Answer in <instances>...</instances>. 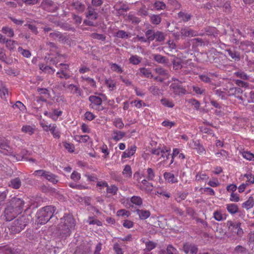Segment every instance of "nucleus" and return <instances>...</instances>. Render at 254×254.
<instances>
[{
    "label": "nucleus",
    "instance_id": "20e7f679",
    "mask_svg": "<svg viewBox=\"0 0 254 254\" xmlns=\"http://www.w3.org/2000/svg\"><path fill=\"white\" fill-rule=\"evenodd\" d=\"M28 223L27 216H22L12 222L9 230L12 233H18L24 229Z\"/></svg>",
    "mask_w": 254,
    "mask_h": 254
},
{
    "label": "nucleus",
    "instance_id": "3c124183",
    "mask_svg": "<svg viewBox=\"0 0 254 254\" xmlns=\"http://www.w3.org/2000/svg\"><path fill=\"white\" fill-rule=\"evenodd\" d=\"M154 39L157 42H163L165 39V35L162 32L157 31L155 32Z\"/></svg>",
    "mask_w": 254,
    "mask_h": 254
},
{
    "label": "nucleus",
    "instance_id": "774afa93",
    "mask_svg": "<svg viewBox=\"0 0 254 254\" xmlns=\"http://www.w3.org/2000/svg\"><path fill=\"white\" fill-rule=\"evenodd\" d=\"M243 157L248 160H254V154L249 151H244L242 153Z\"/></svg>",
    "mask_w": 254,
    "mask_h": 254
},
{
    "label": "nucleus",
    "instance_id": "58836bf2",
    "mask_svg": "<svg viewBox=\"0 0 254 254\" xmlns=\"http://www.w3.org/2000/svg\"><path fill=\"white\" fill-rule=\"evenodd\" d=\"M113 123L114 126L119 129H122L125 126L122 119L120 118L114 119Z\"/></svg>",
    "mask_w": 254,
    "mask_h": 254
},
{
    "label": "nucleus",
    "instance_id": "dca6fc26",
    "mask_svg": "<svg viewBox=\"0 0 254 254\" xmlns=\"http://www.w3.org/2000/svg\"><path fill=\"white\" fill-rule=\"evenodd\" d=\"M136 147L135 145H132L125 152H123L122 158H129L132 156L136 151Z\"/></svg>",
    "mask_w": 254,
    "mask_h": 254
},
{
    "label": "nucleus",
    "instance_id": "de8ad7c7",
    "mask_svg": "<svg viewBox=\"0 0 254 254\" xmlns=\"http://www.w3.org/2000/svg\"><path fill=\"white\" fill-rule=\"evenodd\" d=\"M188 195V193L179 192L175 195V200L178 202H180L185 200Z\"/></svg>",
    "mask_w": 254,
    "mask_h": 254
},
{
    "label": "nucleus",
    "instance_id": "cd10ccee",
    "mask_svg": "<svg viewBox=\"0 0 254 254\" xmlns=\"http://www.w3.org/2000/svg\"><path fill=\"white\" fill-rule=\"evenodd\" d=\"M67 88L71 94H76L79 95H81V92L80 88L75 85L73 84H69L67 86Z\"/></svg>",
    "mask_w": 254,
    "mask_h": 254
},
{
    "label": "nucleus",
    "instance_id": "e433bc0d",
    "mask_svg": "<svg viewBox=\"0 0 254 254\" xmlns=\"http://www.w3.org/2000/svg\"><path fill=\"white\" fill-rule=\"evenodd\" d=\"M49 36L51 38L56 40L58 39L59 41L63 40L64 38L62 35V34L59 31H55L52 33H50L49 34Z\"/></svg>",
    "mask_w": 254,
    "mask_h": 254
},
{
    "label": "nucleus",
    "instance_id": "7ed1b4c3",
    "mask_svg": "<svg viewBox=\"0 0 254 254\" xmlns=\"http://www.w3.org/2000/svg\"><path fill=\"white\" fill-rule=\"evenodd\" d=\"M56 209L52 205L46 206L37 213V222L41 225L48 222L53 217Z\"/></svg>",
    "mask_w": 254,
    "mask_h": 254
},
{
    "label": "nucleus",
    "instance_id": "f704fd0d",
    "mask_svg": "<svg viewBox=\"0 0 254 254\" xmlns=\"http://www.w3.org/2000/svg\"><path fill=\"white\" fill-rule=\"evenodd\" d=\"M72 5L74 8L78 12L82 13L85 9V5L79 1L73 2Z\"/></svg>",
    "mask_w": 254,
    "mask_h": 254
},
{
    "label": "nucleus",
    "instance_id": "864d4df0",
    "mask_svg": "<svg viewBox=\"0 0 254 254\" xmlns=\"http://www.w3.org/2000/svg\"><path fill=\"white\" fill-rule=\"evenodd\" d=\"M127 18L129 22L135 24L139 23L140 21V20L138 17H136L131 13L128 14Z\"/></svg>",
    "mask_w": 254,
    "mask_h": 254
},
{
    "label": "nucleus",
    "instance_id": "6ab92c4d",
    "mask_svg": "<svg viewBox=\"0 0 254 254\" xmlns=\"http://www.w3.org/2000/svg\"><path fill=\"white\" fill-rule=\"evenodd\" d=\"M36 128L35 126L30 125H24L21 128V131L27 133L29 135H32L35 131Z\"/></svg>",
    "mask_w": 254,
    "mask_h": 254
},
{
    "label": "nucleus",
    "instance_id": "0eeeda50",
    "mask_svg": "<svg viewBox=\"0 0 254 254\" xmlns=\"http://www.w3.org/2000/svg\"><path fill=\"white\" fill-rule=\"evenodd\" d=\"M180 33L181 36L183 38L187 37H192L203 35V33H198L197 31L194 30L189 26L182 27L180 30Z\"/></svg>",
    "mask_w": 254,
    "mask_h": 254
},
{
    "label": "nucleus",
    "instance_id": "338daca9",
    "mask_svg": "<svg viewBox=\"0 0 254 254\" xmlns=\"http://www.w3.org/2000/svg\"><path fill=\"white\" fill-rule=\"evenodd\" d=\"M18 51L26 58H29L31 56V53L29 50L23 49L22 47H19L18 48Z\"/></svg>",
    "mask_w": 254,
    "mask_h": 254
},
{
    "label": "nucleus",
    "instance_id": "6e6d98bb",
    "mask_svg": "<svg viewBox=\"0 0 254 254\" xmlns=\"http://www.w3.org/2000/svg\"><path fill=\"white\" fill-rule=\"evenodd\" d=\"M118 190V188L115 185H111L108 186L107 188V192L108 193L112 194V195H115L117 194Z\"/></svg>",
    "mask_w": 254,
    "mask_h": 254
},
{
    "label": "nucleus",
    "instance_id": "393cba45",
    "mask_svg": "<svg viewBox=\"0 0 254 254\" xmlns=\"http://www.w3.org/2000/svg\"><path fill=\"white\" fill-rule=\"evenodd\" d=\"M50 131L52 134L53 137L55 138H59L61 136L60 132L57 128L56 124H50Z\"/></svg>",
    "mask_w": 254,
    "mask_h": 254
},
{
    "label": "nucleus",
    "instance_id": "4be33fe9",
    "mask_svg": "<svg viewBox=\"0 0 254 254\" xmlns=\"http://www.w3.org/2000/svg\"><path fill=\"white\" fill-rule=\"evenodd\" d=\"M139 70L140 71L139 75L141 77L144 76L146 78H152L153 77L150 68L140 67Z\"/></svg>",
    "mask_w": 254,
    "mask_h": 254
},
{
    "label": "nucleus",
    "instance_id": "4c0bfd02",
    "mask_svg": "<svg viewBox=\"0 0 254 254\" xmlns=\"http://www.w3.org/2000/svg\"><path fill=\"white\" fill-rule=\"evenodd\" d=\"M150 20L153 24L158 25L161 23L162 18L160 15L153 14L150 16Z\"/></svg>",
    "mask_w": 254,
    "mask_h": 254
},
{
    "label": "nucleus",
    "instance_id": "b1692460",
    "mask_svg": "<svg viewBox=\"0 0 254 254\" xmlns=\"http://www.w3.org/2000/svg\"><path fill=\"white\" fill-rule=\"evenodd\" d=\"M178 16L179 19L185 22L189 21L192 17L191 14L184 11H180L178 13Z\"/></svg>",
    "mask_w": 254,
    "mask_h": 254
},
{
    "label": "nucleus",
    "instance_id": "0e129e2a",
    "mask_svg": "<svg viewBox=\"0 0 254 254\" xmlns=\"http://www.w3.org/2000/svg\"><path fill=\"white\" fill-rule=\"evenodd\" d=\"M131 202L137 205H141L142 203V200L140 196H133L130 198Z\"/></svg>",
    "mask_w": 254,
    "mask_h": 254
},
{
    "label": "nucleus",
    "instance_id": "4d7b16f0",
    "mask_svg": "<svg viewBox=\"0 0 254 254\" xmlns=\"http://www.w3.org/2000/svg\"><path fill=\"white\" fill-rule=\"evenodd\" d=\"M208 178V176L204 173H198L195 176V180L198 182H201L207 180Z\"/></svg>",
    "mask_w": 254,
    "mask_h": 254
},
{
    "label": "nucleus",
    "instance_id": "13d9d810",
    "mask_svg": "<svg viewBox=\"0 0 254 254\" xmlns=\"http://www.w3.org/2000/svg\"><path fill=\"white\" fill-rule=\"evenodd\" d=\"M162 104L166 107L169 108H173L174 106V104L173 101L170 99L163 98L161 100Z\"/></svg>",
    "mask_w": 254,
    "mask_h": 254
},
{
    "label": "nucleus",
    "instance_id": "412c9836",
    "mask_svg": "<svg viewBox=\"0 0 254 254\" xmlns=\"http://www.w3.org/2000/svg\"><path fill=\"white\" fill-rule=\"evenodd\" d=\"M21 185V182L19 178L11 179L8 183V186L14 189H19Z\"/></svg>",
    "mask_w": 254,
    "mask_h": 254
},
{
    "label": "nucleus",
    "instance_id": "ddd939ff",
    "mask_svg": "<svg viewBox=\"0 0 254 254\" xmlns=\"http://www.w3.org/2000/svg\"><path fill=\"white\" fill-rule=\"evenodd\" d=\"M126 135V133L124 131L114 129L113 130L112 134V139L116 141L121 140Z\"/></svg>",
    "mask_w": 254,
    "mask_h": 254
},
{
    "label": "nucleus",
    "instance_id": "a19ab883",
    "mask_svg": "<svg viewBox=\"0 0 254 254\" xmlns=\"http://www.w3.org/2000/svg\"><path fill=\"white\" fill-rule=\"evenodd\" d=\"M9 147L8 141L4 137H0V148L3 150H7Z\"/></svg>",
    "mask_w": 254,
    "mask_h": 254
},
{
    "label": "nucleus",
    "instance_id": "5fc2aeb1",
    "mask_svg": "<svg viewBox=\"0 0 254 254\" xmlns=\"http://www.w3.org/2000/svg\"><path fill=\"white\" fill-rule=\"evenodd\" d=\"M155 32L153 30H148L145 32V36H146L148 42L152 41L154 40V36Z\"/></svg>",
    "mask_w": 254,
    "mask_h": 254
},
{
    "label": "nucleus",
    "instance_id": "2f4dec72",
    "mask_svg": "<svg viewBox=\"0 0 254 254\" xmlns=\"http://www.w3.org/2000/svg\"><path fill=\"white\" fill-rule=\"evenodd\" d=\"M234 252L236 254H249L248 250L241 245L237 246L234 250Z\"/></svg>",
    "mask_w": 254,
    "mask_h": 254
},
{
    "label": "nucleus",
    "instance_id": "5701e85b",
    "mask_svg": "<svg viewBox=\"0 0 254 254\" xmlns=\"http://www.w3.org/2000/svg\"><path fill=\"white\" fill-rule=\"evenodd\" d=\"M213 76H216V74L214 73H210L207 74H201L199 75V78L205 83L211 82V78Z\"/></svg>",
    "mask_w": 254,
    "mask_h": 254
},
{
    "label": "nucleus",
    "instance_id": "8fccbe9b",
    "mask_svg": "<svg viewBox=\"0 0 254 254\" xmlns=\"http://www.w3.org/2000/svg\"><path fill=\"white\" fill-rule=\"evenodd\" d=\"M83 80L86 81L92 87H96V82L93 78L86 76H81Z\"/></svg>",
    "mask_w": 254,
    "mask_h": 254
},
{
    "label": "nucleus",
    "instance_id": "72a5a7b5",
    "mask_svg": "<svg viewBox=\"0 0 254 254\" xmlns=\"http://www.w3.org/2000/svg\"><path fill=\"white\" fill-rule=\"evenodd\" d=\"M45 179L53 183V184H56L58 182L57 176L48 171H47V173L45 176Z\"/></svg>",
    "mask_w": 254,
    "mask_h": 254
},
{
    "label": "nucleus",
    "instance_id": "bf43d9fd",
    "mask_svg": "<svg viewBox=\"0 0 254 254\" xmlns=\"http://www.w3.org/2000/svg\"><path fill=\"white\" fill-rule=\"evenodd\" d=\"M62 111L54 110L53 112H51L50 118L54 121H57L58 117L62 114Z\"/></svg>",
    "mask_w": 254,
    "mask_h": 254
},
{
    "label": "nucleus",
    "instance_id": "f03ea898",
    "mask_svg": "<svg viewBox=\"0 0 254 254\" xmlns=\"http://www.w3.org/2000/svg\"><path fill=\"white\" fill-rule=\"evenodd\" d=\"M75 222L72 215L65 214L61 218L58 225V231L62 238H66L70 235L71 231L74 229Z\"/></svg>",
    "mask_w": 254,
    "mask_h": 254
},
{
    "label": "nucleus",
    "instance_id": "c85d7f7f",
    "mask_svg": "<svg viewBox=\"0 0 254 254\" xmlns=\"http://www.w3.org/2000/svg\"><path fill=\"white\" fill-rule=\"evenodd\" d=\"M42 6L43 7L44 9L51 11L54 8V2L51 0H46L42 2Z\"/></svg>",
    "mask_w": 254,
    "mask_h": 254
},
{
    "label": "nucleus",
    "instance_id": "09e8293b",
    "mask_svg": "<svg viewBox=\"0 0 254 254\" xmlns=\"http://www.w3.org/2000/svg\"><path fill=\"white\" fill-rule=\"evenodd\" d=\"M155 72L159 75L166 76L167 78L169 77V73L168 70L162 68L157 67L154 69Z\"/></svg>",
    "mask_w": 254,
    "mask_h": 254
},
{
    "label": "nucleus",
    "instance_id": "bb28decb",
    "mask_svg": "<svg viewBox=\"0 0 254 254\" xmlns=\"http://www.w3.org/2000/svg\"><path fill=\"white\" fill-rule=\"evenodd\" d=\"M241 177L242 178H246L247 179L246 183L248 186L254 184V175L252 174L251 172H248L244 175H242Z\"/></svg>",
    "mask_w": 254,
    "mask_h": 254
},
{
    "label": "nucleus",
    "instance_id": "473e14b6",
    "mask_svg": "<svg viewBox=\"0 0 254 254\" xmlns=\"http://www.w3.org/2000/svg\"><path fill=\"white\" fill-rule=\"evenodd\" d=\"M254 205V199L253 197H250L248 199L242 204V207L247 210L252 208Z\"/></svg>",
    "mask_w": 254,
    "mask_h": 254
},
{
    "label": "nucleus",
    "instance_id": "f3484780",
    "mask_svg": "<svg viewBox=\"0 0 254 254\" xmlns=\"http://www.w3.org/2000/svg\"><path fill=\"white\" fill-rule=\"evenodd\" d=\"M152 57L154 60L159 64H164L168 63L167 58L160 54H153Z\"/></svg>",
    "mask_w": 254,
    "mask_h": 254
},
{
    "label": "nucleus",
    "instance_id": "39448f33",
    "mask_svg": "<svg viewBox=\"0 0 254 254\" xmlns=\"http://www.w3.org/2000/svg\"><path fill=\"white\" fill-rule=\"evenodd\" d=\"M170 90L174 97L182 96L187 93V90L182 85V82H173L170 86Z\"/></svg>",
    "mask_w": 254,
    "mask_h": 254
},
{
    "label": "nucleus",
    "instance_id": "603ef678",
    "mask_svg": "<svg viewBox=\"0 0 254 254\" xmlns=\"http://www.w3.org/2000/svg\"><path fill=\"white\" fill-rule=\"evenodd\" d=\"M215 155L217 158L223 160L227 159L229 157L228 152L223 149L221 150L219 152L216 153Z\"/></svg>",
    "mask_w": 254,
    "mask_h": 254
},
{
    "label": "nucleus",
    "instance_id": "c9c22d12",
    "mask_svg": "<svg viewBox=\"0 0 254 254\" xmlns=\"http://www.w3.org/2000/svg\"><path fill=\"white\" fill-rule=\"evenodd\" d=\"M105 84L109 88V90L113 91L116 89V82L111 78L107 79L105 81Z\"/></svg>",
    "mask_w": 254,
    "mask_h": 254
},
{
    "label": "nucleus",
    "instance_id": "680f3d73",
    "mask_svg": "<svg viewBox=\"0 0 254 254\" xmlns=\"http://www.w3.org/2000/svg\"><path fill=\"white\" fill-rule=\"evenodd\" d=\"M188 102L190 104L191 106H194V108L196 110H198L200 107V103L199 102L195 99H190L188 100Z\"/></svg>",
    "mask_w": 254,
    "mask_h": 254
},
{
    "label": "nucleus",
    "instance_id": "aec40b11",
    "mask_svg": "<svg viewBox=\"0 0 254 254\" xmlns=\"http://www.w3.org/2000/svg\"><path fill=\"white\" fill-rule=\"evenodd\" d=\"M227 216L226 214H223L221 210H217L213 212V218L218 221L226 220Z\"/></svg>",
    "mask_w": 254,
    "mask_h": 254
},
{
    "label": "nucleus",
    "instance_id": "2eb2a0df",
    "mask_svg": "<svg viewBox=\"0 0 254 254\" xmlns=\"http://www.w3.org/2000/svg\"><path fill=\"white\" fill-rule=\"evenodd\" d=\"M136 212L141 220H145L150 216V212L147 210L136 209Z\"/></svg>",
    "mask_w": 254,
    "mask_h": 254
},
{
    "label": "nucleus",
    "instance_id": "c756f323",
    "mask_svg": "<svg viewBox=\"0 0 254 254\" xmlns=\"http://www.w3.org/2000/svg\"><path fill=\"white\" fill-rule=\"evenodd\" d=\"M1 32L9 37H13L14 35L13 29L8 26L3 27L1 29Z\"/></svg>",
    "mask_w": 254,
    "mask_h": 254
},
{
    "label": "nucleus",
    "instance_id": "4468645a",
    "mask_svg": "<svg viewBox=\"0 0 254 254\" xmlns=\"http://www.w3.org/2000/svg\"><path fill=\"white\" fill-rule=\"evenodd\" d=\"M163 176L165 180L168 183L174 184L178 182V179L172 173L165 172Z\"/></svg>",
    "mask_w": 254,
    "mask_h": 254
},
{
    "label": "nucleus",
    "instance_id": "ea45409f",
    "mask_svg": "<svg viewBox=\"0 0 254 254\" xmlns=\"http://www.w3.org/2000/svg\"><path fill=\"white\" fill-rule=\"evenodd\" d=\"M56 74L61 79L64 78L65 79H67L70 77V74L65 72L64 69H60V70L57 72Z\"/></svg>",
    "mask_w": 254,
    "mask_h": 254
},
{
    "label": "nucleus",
    "instance_id": "a878e982",
    "mask_svg": "<svg viewBox=\"0 0 254 254\" xmlns=\"http://www.w3.org/2000/svg\"><path fill=\"white\" fill-rule=\"evenodd\" d=\"M192 143L194 144V146L193 148L196 150L197 153L200 155H203L205 154V150L203 146L201 145L198 141H192Z\"/></svg>",
    "mask_w": 254,
    "mask_h": 254
},
{
    "label": "nucleus",
    "instance_id": "f8f14e48",
    "mask_svg": "<svg viewBox=\"0 0 254 254\" xmlns=\"http://www.w3.org/2000/svg\"><path fill=\"white\" fill-rule=\"evenodd\" d=\"M86 16L89 19L95 20L97 18L98 13L95 11L93 7L89 5L87 8V12L86 13Z\"/></svg>",
    "mask_w": 254,
    "mask_h": 254
},
{
    "label": "nucleus",
    "instance_id": "c03bdc74",
    "mask_svg": "<svg viewBox=\"0 0 254 254\" xmlns=\"http://www.w3.org/2000/svg\"><path fill=\"white\" fill-rule=\"evenodd\" d=\"M122 173L124 177L126 178H128L131 177L132 175V171L130 166L127 165H126Z\"/></svg>",
    "mask_w": 254,
    "mask_h": 254
},
{
    "label": "nucleus",
    "instance_id": "f257e3e1",
    "mask_svg": "<svg viewBox=\"0 0 254 254\" xmlns=\"http://www.w3.org/2000/svg\"><path fill=\"white\" fill-rule=\"evenodd\" d=\"M24 204L25 202L22 199L17 197H12L4 210L6 221H10L20 214L23 211Z\"/></svg>",
    "mask_w": 254,
    "mask_h": 254
},
{
    "label": "nucleus",
    "instance_id": "7c9ffc66",
    "mask_svg": "<svg viewBox=\"0 0 254 254\" xmlns=\"http://www.w3.org/2000/svg\"><path fill=\"white\" fill-rule=\"evenodd\" d=\"M159 254H177V250L172 245H169L166 250H161Z\"/></svg>",
    "mask_w": 254,
    "mask_h": 254
},
{
    "label": "nucleus",
    "instance_id": "49530a36",
    "mask_svg": "<svg viewBox=\"0 0 254 254\" xmlns=\"http://www.w3.org/2000/svg\"><path fill=\"white\" fill-rule=\"evenodd\" d=\"M170 149H168L166 146H163V151L161 154V157L164 161H166L169 159L170 155Z\"/></svg>",
    "mask_w": 254,
    "mask_h": 254
},
{
    "label": "nucleus",
    "instance_id": "9d476101",
    "mask_svg": "<svg viewBox=\"0 0 254 254\" xmlns=\"http://www.w3.org/2000/svg\"><path fill=\"white\" fill-rule=\"evenodd\" d=\"M183 250L185 253H190L191 254H196L198 252V248L193 244L187 243L184 245Z\"/></svg>",
    "mask_w": 254,
    "mask_h": 254
},
{
    "label": "nucleus",
    "instance_id": "423d86ee",
    "mask_svg": "<svg viewBox=\"0 0 254 254\" xmlns=\"http://www.w3.org/2000/svg\"><path fill=\"white\" fill-rule=\"evenodd\" d=\"M88 99L90 102L89 105L90 108L98 111L104 110V108L102 106V100L100 97L91 95L89 97Z\"/></svg>",
    "mask_w": 254,
    "mask_h": 254
},
{
    "label": "nucleus",
    "instance_id": "6e6552de",
    "mask_svg": "<svg viewBox=\"0 0 254 254\" xmlns=\"http://www.w3.org/2000/svg\"><path fill=\"white\" fill-rule=\"evenodd\" d=\"M243 92L242 89L240 87H232L230 88L227 92V94L230 96H234L235 97L243 101V97L242 94Z\"/></svg>",
    "mask_w": 254,
    "mask_h": 254
},
{
    "label": "nucleus",
    "instance_id": "9b49d317",
    "mask_svg": "<svg viewBox=\"0 0 254 254\" xmlns=\"http://www.w3.org/2000/svg\"><path fill=\"white\" fill-rule=\"evenodd\" d=\"M229 56L235 61L238 62L241 60L240 53L236 51L235 49H228L226 50Z\"/></svg>",
    "mask_w": 254,
    "mask_h": 254
},
{
    "label": "nucleus",
    "instance_id": "a211bd4d",
    "mask_svg": "<svg viewBox=\"0 0 254 254\" xmlns=\"http://www.w3.org/2000/svg\"><path fill=\"white\" fill-rule=\"evenodd\" d=\"M226 208L228 212L232 215L237 213L239 210L238 205L235 203L227 204Z\"/></svg>",
    "mask_w": 254,
    "mask_h": 254
},
{
    "label": "nucleus",
    "instance_id": "37998d69",
    "mask_svg": "<svg viewBox=\"0 0 254 254\" xmlns=\"http://www.w3.org/2000/svg\"><path fill=\"white\" fill-rule=\"evenodd\" d=\"M110 68L112 71L116 72L118 73H122L123 72L124 70L122 67L118 64L115 63H111L110 64Z\"/></svg>",
    "mask_w": 254,
    "mask_h": 254
},
{
    "label": "nucleus",
    "instance_id": "052dcab7",
    "mask_svg": "<svg viewBox=\"0 0 254 254\" xmlns=\"http://www.w3.org/2000/svg\"><path fill=\"white\" fill-rule=\"evenodd\" d=\"M154 5L156 10H163L166 8V5L164 2L161 1H156Z\"/></svg>",
    "mask_w": 254,
    "mask_h": 254
},
{
    "label": "nucleus",
    "instance_id": "1a4fd4ad",
    "mask_svg": "<svg viewBox=\"0 0 254 254\" xmlns=\"http://www.w3.org/2000/svg\"><path fill=\"white\" fill-rule=\"evenodd\" d=\"M153 187L152 184L149 183L147 180L143 179L141 180L139 188L142 190L145 191L146 193H150L152 191Z\"/></svg>",
    "mask_w": 254,
    "mask_h": 254
},
{
    "label": "nucleus",
    "instance_id": "a18cd8bd",
    "mask_svg": "<svg viewBox=\"0 0 254 254\" xmlns=\"http://www.w3.org/2000/svg\"><path fill=\"white\" fill-rule=\"evenodd\" d=\"M142 58L137 55L131 56L129 59V63L134 64L137 65L141 61Z\"/></svg>",
    "mask_w": 254,
    "mask_h": 254
},
{
    "label": "nucleus",
    "instance_id": "e2e57ef3",
    "mask_svg": "<svg viewBox=\"0 0 254 254\" xmlns=\"http://www.w3.org/2000/svg\"><path fill=\"white\" fill-rule=\"evenodd\" d=\"M87 222L90 225H96L99 226L102 225V223L100 220L94 219L92 217H89L87 220Z\"/></svg>",
    "mask_w": 254,
    "mask_h": 254
},
{
    "label": "nucleus",
    "instance_id": "69168bd1",
    "mask_svg": "<svg viewBox=\"0 0 254 254\" xmlns=\"http://www.w3.org/2000/svg\"><path fill=\"white\" fill-rule=\"evenodd\" d=\"M13 108L18 109L20 111L24 112L26 111V107L20 101H17L15 104L13 106Z\"/></svg>",
    "mask_w": 254,
    "mask_h": 254
},
{
    "label": "nucleus",
    "instance_id": "79ce46f5",
    "mask_svg": "<svg viewBox=\"0 0 254 254\" xmlns=\"http://www.w3.org/2000/svg\"><path fill=\"white\" fill-rule=\"evenodd\" d=\"M39 68L41 70L46 73H53L55 71V70L51 67L44 64H40Z\"/></svg>",
    "mask_w": 254,
    "mask_h": 254
}]
</instances>
